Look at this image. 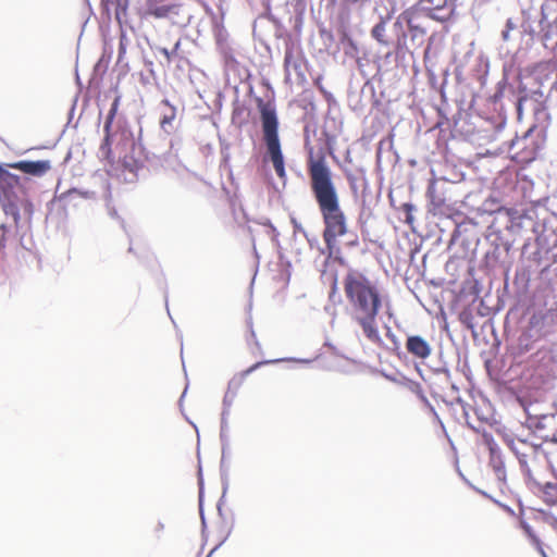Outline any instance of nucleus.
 Masks as SVG:
<instances>
[{
    "instance_id": "1",
    "label": "nucleus",
    "mask_w": 557,
    "mask_h": 557,
    "mask_svg": "<svg viewBox=\"0 0 557 557\" xmlns=\"http://www.w3.org/2000/svg\"><path fill=\"white\" fill-rule=\"evenodd\" d=\"M307 170L310 189L324 223L323 240L325 243L326 261L334 256L335 261L345 264V259L339 256L341 251L336 246V239L347 233L346 216L341 209L333 174L322 150L315 156L312 149L310 150Z\"/></svg>"
},
{
    "instance_id": "2",
    "label": "nucleus",
    "mask_w": 557,
    "mask_h": 557,
    "mask_svg": "<svg viewBox=\"0 0 557 557\" xmlns=\"http://www.w3.org/2000/svg\"><path fill=\"white\" fill-rule=\"evenodd\" d=\"M344 292L350 305V318L373 344L381 343L376 317L383 305V297L375 282L363 273L350 269L343 281Z\"/></svg>"
},
{
    "instance_id": "3",
    "label": "nucleus",
    "mask_w": 557,
    "mask_h": 557,
    "mask_svg": "<svg viewBox=\"0 0 557 557\" xmlns=\"http://www.w3.org/2000/svg\"><path fill=\"white\" fill-rule=\"evenodd\" d=\"M141 132L139 124L133 127L123 119L116 121V129L113 131L112 144L115 143L116 148L121 150L123 168L132 175L129 178L126 177L128 182L138 177L139 171L144 169V162L148 159L141 143Z\"/></svg>"
},
{
    "instance_id": "4",
    "label": "nucleus",
    "mask_w": 557,
    "mask_h": 557,
    "mask_svg": "<svg viewBox=\"0 0 557 557\" xmlns=\"http://www.w3.org/2000/svg\"><path fill=\"white\" fill-rule=\"evenodd\" d=\"M256 102L260 115L262 139L267 149V157L272 162L276 175L280 178H285V162L278 136L280 122L275 102L271 100L265 101L261 97H258Z\"/></svg>"
},
{
    "instance_id": "5",
    "label": "nucleus",
    "mask_w": 557,
    "mask_h": 557,
    "mask_svg": "<svg viewBox=\"0 0 557 557\" xmlns=\"http://www.w3.org/2000/svg\"><path fill=\"white\" fill-rule=\"evenodd\" d=\"M485 240L492 247H512L515 237L522 232L519 223L518 212L498 208L492 214Z\"/></svg>"
},
{
    "instance_id": "6",
    "label": "nucleus",
    "mask_w": 557,
    "mask_h": 557,
    "mask_svg": "<svg viewBox=\"0 0 557 557\" xmlns=\"http://www.w3.org/2000/svg\"><path fill=\"white\" fill-rule=\"evenodd\" d=\"M522 231H531L537 238L547 239L550 235H557V212L546 208L530 210L524 214L518 213Z\"/></svg>"
},
{
    "instance_id": "7",
    "label": "nucleus",
    "mask_w": 557,
    "mask_h": 557,
    "mask_svg": "<svg viewBox=\"0 0 557 557\" xmlns=\"http://www.w3.org/2000/svg\"><path fill=\"white\" fill-rule=\"evenodd\" d=\"M282 361H296V362L306 363V364L311 362L310 359H296V358L265 360V361L256 362L255 364L249 367L247 370L242 372L240 377H233L232 380H230L228 385H227V391L225 392V395L222 400V408L231 410L234 399L237 396V392H238L239 387L242 386L244 379L247 375L251 374L253 371H256L262 364L282 362Z\"/></svg>"
},
{
    "instance_id": "8",
    "label": "nucleus",
    "mask_w": 557,
    "mask_h": 557,
    "mask_svg": "<svg viewBox=\"0 0 557 557\" xmlns=\"http://www.w3.org/2000/svg\"><path fill=\"white\" fill-rule=\"evenodd\" d=\"M451 188L453 183L444 177L435 178L430 182L426 190V197L434 211L442 212L444 208L449 207L448 202L451 201Z\"/></svg>"
},
{
    "instance_id": "9",
    "label": "nucleus",
    "mask_w": 557,
    "mask_h": 557,
    "mask_svg": "<svg viewBox=\"0 0 557 557\" xmlns=\"http://www.w3.org/2000/svg\"><path fill=\"white\" fill-rule=\"evenodd\" d=\"M547 20L544 5L539 10L530 9L522 11V22L519 26L521 36H529L531 41L539 40L541 29H544V22Z\"/></svg>"
},
{
    "instance_id": "10",
    "label": "nucleus",
    "mask_w": 557,
    "mask_h": 557,
    "mask_svg": "<svg viewBox=\"0 0 557 557\" xmlns=\"http://www.w3.org/2000/svg\"><path fill=\"white\" fill-rule=\"evenodd\" d=\"M454 10V5H449L448 0H419L417 3V11L441 23L447 22L451 17Z\"/></svg>"
},
{
    "instance_id": "11",
    "label": "nucleus",
    "mask_w": 557,
    "mask_h": 557,
    "mask_svg": "<svg viewBox=\"0 0 557 557\" xmlns=\"http://www.w3.org/2000/svg\"><path fill=\"white\" fill-rule=\"evenodd\" d=\"M511 248L512 247L488 246L482 259V267L486 271H493L497 268H500L507 274L512 263V259L510 256Z\"/></svg>"
},
{
    "instance_id": "12",
    "label": "nucleus",
    "mask_w": 557,
    "mask_h": 557,
    "mask_svg": "<svg viewBox=\"0 0 557 557\" xmlns=\"http://www.w3.org/2000/svg\"><path fill=\"white\" fill-rule=\"evenodd\" d=\"M121 102V96L116 95L110 106L103 124L104 137L99 147V157L109 160L112 154L113 123Z\"/></svg>"
},
{
    "instance_id": "13",
    "label": "nucleus",
    "mask_w": 557,
    "mask_h": 557,
    "mask_svg": "<svg viewBox=\"0 0 557 557\" xmlns=\"http://www.w3.org/2000/svg\"><path fill=\"white\" fill-rule=\"evenodd\" d=\"M285 79L292 84H304L306 77V63L301 55L294 54L292 50H286L284 55Z\"/></svg>"
},
{
    "instance_id": "14",
    "label": "nucleus",
    "mask_w": 557,
    "mask_h": 557,
    "mask_svg": "<svg viewBox=\"0 0 557 557\" xmlns=\"http://www.w3.org/2000/svg\"><path fill=\"white\" fill-rule=\"evenodd\" d=\"M543 97V92L537 89L532 92L531 99H533L536 104L533 107V113L536 121V124H533L524 134L523 138L519 139V141H527L529 138L536 134V136H542L547 127V120L549 119V114L545 107L542 106L540 99Z\"/></svg>"
},
{
    "instance_id": "15",
    "label": "nucleus",
    "mask_w": 557,
    "mask_h": 557,
    "mask_svg": "<svg viewBox=\"0 0 557 557\" xmlns=\"http://www.w3.org/2000/svg\"><path fill=\"white\" fill-rule=\"evenodd\" d=\"M411 17L407 12L401 13L393 23L392 32L394 38L393 49L397 54L408 50L407 47V29Z\"/></svg>"
},
{
    "instance_id": "16",
    "label": "nucleus",
    "mask_w": 557,
    "mask_h": 557,
    "mask_svg": "<svg viewBox=\"0 0 557 557\" xmlns=\"http://www.w3.org/2000/svg\"><path fill=\"white\" fill-rule=\"evenodd\" d=\"M406 351L418 360H425L432 354L431 344L421 335H407L405 343Z\"/></svg>"
},
{
    "instance_id": "17",
    "label": "nucleus",
    "mask_w": 557,
    "mask_h": 557,
    "mask_svg": "<svg viewBox=\"0 0 557 557\" xmlns=\"http://www.w3.org/2000/svg\"><path fill=\"white\" fill-rule=\"evenodd\" d=\"M160 110V127L166 134H172L177 126L176 108L168 100L163 99L159 104Z\"/></svg>"
},
{
    "instance_id": "18",
    "label": "nucleus",
    "mask_w": 557,
    "mask_h": 557,
    "mask_svg": "<svg viewBox=\"0 0 557 557\" xmlns=\"http://www.w3.org/2000/svg\"><path fill=\"white\" fill-rule=\"evenodd\" d=\"M166 0H146L147 13L157 17L164 18L171 14H178V5L165 3Z\"/></svg>"
},
{
    "instance_id": "19",
    "label": "nucleus",
    "mask_w": 557,
    "mask_h": 557,
    "mask_svg": "<svg viewBox=\"0 0 557 557\" xmlns=\"http://www.w3.org/2000/svg\"><path fill=\"white\" fill-rule=\"evenodd\" d=\"M391 20V15H380V21L372 27L371 36L382 46L393 48L394 38L386 35V23Z\"/></svg>"
},
{
    "instance_id": "20",
    "label": "nucleus",
    "mask_w": 557,
    "mask_h": 557,
    "mask_svg": "<svg viewBox=\"0 0 557 557\" xmlns=\"http://www.w3.org/2000/svg\"><path fill=\"white\" fill-rule=\"evenodd\" d=\"M490 465L494 470V473L498 481H506V468L505 461L502 456V451L497 445L490 446Z\"/></svg>"
},
{
    "instance_id": "21",
    "label": "nucleus",
    "mask_w": 557,
    "mask_h": 557,
    "mask_svg": "<svg viewBox=\"0 0 557 557\" xmlns=\"http://www.w3.org/2000/svg\"><path fill=\"white\" fill-rule=\"evenodd\" d=\"M535 490L543 495L544 502L554 506L557 505V484L553 482H546L545 484H541L536 486Z\"/></svg>"
},
{
    "instance_id": "22",
    "label": "nucleus",
    "mask_w": 557,
    "mask_h": 557,
    "mask_svg": "<svg viewBox=\"0 0 557 557\" xmlns=\"http://www.w3.org/2000/svg\"><path fill=\"white\" fill-rule=\"evenodd\" d=\"M527 455L519 456V466L521 469V472L524 476V481L527 486L532 491L535 492V487L540 486V482L536 481V479L533 476L532 471L528 465Z\"/></svg>"
},
{
    "instance_id": "23",
    "label": "nucleus",
    "mask_w": 557,
    "mask_h": 557,
    "mask_svg": "<svg viewBox=\"0 0 557 557\" xmlns=\"http://www.w3.org/2000/svg\"><path fill=\"white\" fill-rule=\"evenodd\" d=\"M530 272L525 268H518L515 273L513 285L519 293H524L529 287Z\"/></svg>"
},
{
    "instance_id": "24",
    "label": "nucleus",
    "mask_w": 557,
    "mask_h": 557,
    "mask_svg": "<svg viewBox=\"0 0 557 557\" xmlns=\"http://www.w3.org/2000/svg\"><path fill=\"white\" fill-rule=\"evenodd\" d=\"M101 5L107 12L113 7L116 18H120L121 14L127 10L128 0H101Z\"/></svg>"
},
{
    "instance_id": "25",
    "label": "nucleus",
    "mask_w": 557,
    "mask_h": 557,
    "mask_svg": "<svg viewBox=\"0 0 557 557\" xmlns=\"http://www.w3.org/2000/svg\"><path fill=\"white\" fill-rule=\"evenodd\" d=\"M518 32L519 33V25L518 23L509 17L506 20L504 28L500 32V38L504 44H509L513 40L512 33Z\"/></svg>"
},
{
    "instance_id": "26",
    "label": "nucleus",
    "mask_w": 557,
    "mask_h": 557,
    "mask_svg": "<svg viewBox=\"0 0 557 557\" xmlns=\"http://www.w3.org/2000/svg\"><path fill=\"white\" fill-rule=\"evenodd\" d=\"M408 32L410 34V39L413 46H419L422 44L425 29L419 25L413 24L412 18L409 22Z\"/></svg>"
},
{
    "instance_id": "27",
    "label": "nucleus",
    "mask_w": 557,
    "mask_h": 557,
    "mask_svg": "<svg viewBox=\"0 0 557 557\" xmlns=\"http://www.w3.org/2000/svg\"><path fill=\"white\" fill-rule=\"evenodd\" d=\"M230 409L222 408L221 412V425H220V441L224 442V446H227V441H230L228 435V416Z\"/></svg>"
},
{
    "instance_id": "28",
    "label": "nucleus",
    "mask_w": 557,
    "mask_h": 557,
    "mask_svg": "<svg viewBox=\"0 0 557 557\" xmlns=\"http://www.w3.org/2000/svg\"><path fill=\"white\" fill-rule=\"evenodd\" d=\"M459 321L463 326L470 330L474 336L476 335L474 315L469 308H465L459 312Z\"/></svg>"
},
{
    "instance_id": "29",
    "label": "nucleus",
    "mask_w": 557,
    "mask_h": 557,
    "mask_svg": "<svg viewBox=\"0 0 557 557\" xmlns=\"http://www.w3.org/2000/svg\"><path fill=\"white\" fill-rule=\"evenodd\" d=\"M76 197H81L84 199H91V198L96 197V194H95V191H90V190H81L77 188H72L61 195V199L69 200V201H71L72 199H74Z\"/></svg>"
},
{
    "instance_id": "30",
    "label": "nucleus",
    "mask_w": 557,
    "mask_h": 557,
    "mask_svg": "<svg viewBox=\"0 0 557 557\" xmlns=\"http://www.w3.org/2000/svg\"><path fill=\"white\" fill-rule=\"evenodd\" d=\"M529 100H530V98H529V94H528L525 87L519 88L518 96H517L516 103H515L517 116L519 120L522 116L523 104L525 102H528Z\"/></svg>"
},
{
    "instance_id": "31",
    "label": "nucleus",
    "mask_w": 557,
    "mask_h": 557,
    "mask_svg": "<svg viewBox=\"0 0 557 557\" xmlns=\"http://www.w3.org/2000/svg\"><path fill=\"white\" fill-rule=\"evenodd\" d=\"M221 470V479H222V482H223V494H222V497L220 498L219 503H218V511L219 513L221 515L222 513V500L226 494V491L228 488V469L226 467V462L225 460L223 461V470L220 468Z\"/></svg>"
},
{
    "instance_id": "32",
    "label": "nucleus",
    "mask_w": 557,
    "mask_h": 557,
    "mask_svg": "<svg viewBox=\"0 0 557 557\" xmlns=\"http://www.w3.org/2000/svg\"><path fill=\"white\" fill-rule=\"evenodd\" d=\"M540 30L541 35L539 36V40L543 42L552 39L557 33L555 24L548 23L547 20L544 22V29L540 28Z\"/></svg>"
},
{
    "instance_id": "33",
    "label": "nucleus",
    "mask_w": 557,
    "mask_h": 557,
    "mask_svg": "<svg viewBox=\"0 0 557 557\" xmlns=\"http://www.w3.org/2000/svg\"><path fill=\"white\" fill-rule=\"evenodd\" d=\"M430 370L437 375H443L448 382L450 380V370L446 361L440 360L437 366L430 367Z\"/></svg>"
},
{
    "instance_id": "34",
    "label": "nucleus",
    "mask_w": 557,
    "mask_h": 557,
    "mask_svg": "<svg viewBox=\"0 0 557 557\" xmlns=\"http://www.w3.org/2000/svg\"><path fill=\"white\" fill-rule=\"evenodd\" d=\"M180 47H181V40H177L174 44L172 49L169 50L168 48L160 47V48H158V51L160 54H162L165 58L166 62L170 63L172 61V59L177 55Z\"/></svg>"
},
{
    "instance_id": "35",
    "label": "nucleus",
    "mask_w": 557,
    "mask_h": 557,
    "mask_svg": "<svg viewBox=\"0 0 557 557\" xmlns=\"http://www.w3.org/2000/svg\"><path fill=\"white\" fill-rule=\"evenodd\" d=\"M198 474H199V476H198V485H199V513H200V518H201L202 528H206V519H205V513H203V508H202L203 479H202V474H201V468L199 469Z\"/></svg>"
},
{
    "instance_id": "36",
    "label": "nucleus",
    "mask_w": 557,
    "mask_h": 557,
    "mask_svg": "<svg viewBox=\"0 0 557 557\" xmlns=\"http://www.w3.org/2000/svg\"><path fill=\"white\" fill-rule=\"evenodd\" d=\"M520 525H521L522 530L524 531V533L527 534V536L531 540L532 544H534L535 546H540L541 540L534 533L532 527L524 520L521 521Z\"/></svg>"
},
{
    "instance_id": "37",
    "label": "nucleus",
    "mask_w": 557,
    "mask_h": 557,
    "mask_svg": "<svg viewBox=\"0 0 557 557\" xmlns=\"http://www.w3.org/2000/svg\"><path fill=\"white\" fill-rule=\"evenodd\" d=\"M403 210L405 213V222L407 224L411 225L414 221V218H413V211H416L414 205H412L410 202H406L403 205Z\"/></svg>"
},
{
    "instance_id": "38",
    "label": "nucleus",
    "mask_w": 557,
    "mask_h": 557,
    "mask_svg": "<svg viewBox=\"0 0 557 557\" xmlns=\"http://www.w3.org/2000/svg\"><path fill=\"white\" fill-rule=\"evenodd\" d=\"M331 281H332V283H331V292H330V296L329 297H330V299L332 301H335V297H337L338 300H341V296L337 294V289L338 288H337V273L336 272L331 274Z\"/></svg>"
},
{
    "instance_id": "39",
    "label": "nucleus",
    "mask_w": 557,
    "mask_h": 557,
    "mask_svg": "<svg viewBox=\"0 0 557 557\" xmlns=\"http://www.w3.org/2000/svg\"><path fill=\"white\" fill-rule=\"evenodd\" d=\"M407 386L413 394H416L418 396V398H420L424 395L422 385L419 382L408 380Z\"/></svg>"
},
{
    "instance_id": "40",
    "label": "nucleus",
    "mask_w": 557,
    "mask_h": 557,
    "mask_svg": "<svg viewBox=\"0 0 557 557\" xmlns=\"http://www.w3.org/2000/svg\"><path fill=\"white\" fill-rule=\"evenodd\" d=\"M260 224L268 227L267 234L272 238V240H275L278 236V232L276 231L275 226L271 223L270 220L265 219L264 221L260 222Z\"/></svg>"
},
{
    "instance_id": "41",
    "label": "nucleus",
    "mask_w": 557,
    "mask_h": 557,
    "mask_svg": "<svg viewBox=\"0 0 557 557\" xmlns=\"http://www.w3.org/2000/svg\"><path fill=\"white\" fill-rule=\"evenodd\" d=\"M50 168L49 160H37V177L44 175Z\"/></svg>"
},
{
    "instance_id": "42",
    "label": "nucleus",
    "mask_w": 557,
    "mask_h": 557,
    "mask_svg": "<svg viewBox=\"0 0 557 557\" xmlns=\"http://www.w3.org/2000/svg\"><path fill=\"white\" fill-rule=\"evenodd\" d=\"M544 515V521L549 524L555 531H557V517L552 512L541 511Z\"/></svg>"
},
{
    "instance_id": "43",
    "label": "nucleus",
    "mask_w": 557,
    "mask_h": 557,
    "mask_svg": "<svg viewBox=\"0 0 557 557\" xmlns=\"http://www.w3.org/2000/svg\"><path fill=\"white\" fill-rule=\"evenodd\" d=\"M366 92L370 94V98H373L375 95L374 86L369 81H366L361 87V96H364Z\"/></svg>"
},
{
    "instance_id": "44",
    "label": "nucleus",
    "mask_w": 557,
    "mask_h": 557,
    "mask_svg": "<svg viewBox=\"0 0 557 557\" xmlns=\"http://www.w3.org/2000/svg\"><path fill=\"white\" fill-rule=\"evenodd\" d=\"M386 327V337L388 339H391V342L393 343L395 349H399L400 347V343L398 341V338L396 337V335L392 332L391 327L389 326H385Z\"/></svg>"
},
{
    "instance_id": "45",
    "label": "nucleus",
    "mask_w": 557,
    "mask_h": 557,
    "mask_svg": "<svg viewBox=\"0 0 557 557\" xmlns=\"http://www.w3.org/2000/svg\"><path fill=\"white\" fill-rule=\"evenodd\" d=\"M221 453H222V456H221L220 468L223 470V461L225 460L226 456L230 453V441H227V446H224V442H221Z\"/></svg>"
},
{
    "instance_id": "46",
    "label": "nucleus",
    "mask_w": 557,
    "mask_h": 557,
    "mask_svg": "<svg viewBox=\"0 0 557 557\" xmlns=\"http://www.w3.org/2000/svg\"><path fill=\"white\" fill-rule=\"evenodd\" d=\"M18 166L29 174H35V162L33 161L20 163Z\"/></svg>"
},
{
    "instance_id": "47",
    "label": "nucleus",
    "mask_w": 557,
    "mask_h": 557,
    "mask_svg": "<svg viewBox=\"0 0 557 557\" xmlns=\"http://www.w3.org/2000/svg\"><path fill=\"white\" fill-rule=\"evenodd\" d=\"M292 224H293V228H294L295 233H300L307 237L306 230L302 227V225L296 219H292Z\"/></svg>"
},
{
    "instance_id": "48",
    "label": "nucleus",
    "mask_w": 557,
    "mask_h": 557,
    "mask_svg": "<svg viewBox=\"0 0 557 557\" xmlns=\"http://www.w3.org/2000/svg\"><path fill=\"white\" fill-rule=\"evenodd\" d=\"M504 89H505V83H498L497 84V90L495 91V94L493 96V101L494 102H497V100L503 97Z\"/></svg>"
},
{
    "instance_id": "49",
    "label": "nucleus",
    "mask_w": 557,
    "mask_h": 557,
    "mask_svg": "<svg viewBox=\"0 0 557 557\" xmlns=\"http://www.w3.org/2000/svg\"><path fill=\"white\" fill-rule=\"evenodd\" d=\"M462 411H463V417H465L466 424L468 425V428L478 432V429L471 423V419H469V413H468V410L465 405H462Z\"/></svg>"
},
{
    "instance_id": "50",
    "label": "nucleus",
    "mask_w": 557,
    "mask_h": 557,
    "mask_svg": "<svg viewBox=\"0 0 557 557\" xmlns=\"http://www.w3.org/2000/svg\"><path fill=\"white\" fill-rule=\"evenodd\" d=\"M108 213L112 219H116L121 221V225L124 226V221L119 215L116 209L114 207H108Z\"/></svg>"
},
{
    "instance_id": "51",
    "label": "nucleus",
    "mask_w": 557,
    "mask_h": 557,
    "mask_svg": "<svg viewBox=\"0 0 557 557\" xmlns=\"http://www.w3.org/2000/svg\"><path fill=\"white\" fill-rule=\"evenodd\" d=\"M164 530V523L162 521H158L154 529H153V532L157 536V539H160L161 536V533L163 532Z\"/></svg>"
},
{
    "instance_id": "52",
    "label": "nucleus",
    "mask_w": 557,
    "mask_h": 557,
    "mask_svg": "<svg viewBox=\"0 0 557 557\" xmlns=\"http://www.w3.org/2000/svg\"><path fill=\"white\" fill-rule=\"evenodd\" d=\"M508 446H509V448L511 449V451L516 455V457H517L518 459H519V456H522V455H523V454H521V453L518 450V448L516 447L513 440H510V441L508 442Z\"/></svg>"
},
{
    "instance_id": "53",
    "label": "nucleus",
    "mask_w": 557,
    "mask_h": 557,
    "mask_svg": "<svg viewBox=\"0 0 557 557\" xmlns=\"http://www.w3.org/2000/svg\"><path fill=\"white\" fill-rule=\"evenodd\" d=\"M346 4L354 5V4H366L370 2L371 0H343Z\"/></svg>"
},
{
    "instance_id": "54",
    "label": "nucleus",
    "mask_w": 557,
    "mask_h": 557,
    "mask_svg": "<svg viewBox=\"0 0 557 557\" xmlns=\"http://www.w3.org/2000/svg\"><path fill=\"white\" fill-rule=\"evenodd\" d=\"M517 400L523 410L529 414V405L527 404V400L522 397H518Z\"/></svg>"
},
{
    "instance_id": "55",
    "label": "nucleus",
    "mask_w": 557,
    "mask_h": 557,
    "mask_svg": "<svg viewBox=\"0 0 557 557\" xmlns=\"http://www.w3.org/2000/svg\"><path fill=\"white\" fill-rule=\"evenodd\" d=\"M459 237H460V235H459V231H458V228H456V230L454 231V233L451 234V239H450V242L455 243V242H457V240H458V238H459Z\"/></svg>"
},
{
    "instance_id": "56",
    "label": "nucleus",
    "mask_w": 557,
    "mask_h": 557,
    "mask_svg": "<svg viewBox=\"0 0 557 557\" xmlns=\"http://www.w3.org/2000/svg\"><path fill=\"white\" fill-rule=\"evenodd\" d=\"M419 399L424 404L425 407H431V403L429 401L425 395H423Z\"/></svg>"
},
{
    "instance_id": "57",
    "label": "nucleus",
    "mask_w": 557,
    "mask_h": 557,
    "mask_svg": "<svg viewBox=\"0 0 557 557\" xmlns=\"http://www.w3.org/2000/svg\"><path fill=\"white\" fill-rule=\"evenodd\" d=\"M539 553L542 555V557H548L545 550L542 547V542L540 541V546H536Z\"/></svg>"
},
{
    "instance_id": "58",
    "label": "nucleus",
    "mask_w": 557,
    "mask_h": 557,
    "mask_svg": "<svg viewBox=\"0 0 557 557\" xmlns=\"http://www.w3.org/2000/svg\"><path fill=\"white\" fill-rule=\"evenodd\" d=\"M509 515L515 516V511L507 505H500Z\"/></svg>"
},
{
    "instance_id": "59",
    "label": "nucleus",
    "mask_w": 557,
    "mask_h": 557,
    "mask_svg": "<svg viewBox=\"0 0 557 557\" xmlns=\"http://www.w3.org/2000/svg\"><path fill=\"white\" fill-rule=\"evenodd\" d=\"M416 370L419 373V375L421 376V379L425 381L426 379H425V376L423 374L422 369L419 366H416Z\"/></svg>"
},
{
    "instance_id": "60",
    "label": "nucleus",
    "mask_w": 557,
    "mask_h": 557,
    "mask_svg": "<svg viewBox=\"0 0 557 557\" xmlns=\"http://www.w3.org/2000/svg\"><path fill=\"white\" fill-rule=\"evenodd\" d=\"M428 408H429L430 412H432V414H433L436 419H440V418H438V414H437V412H436V410H435V408L433 407V405H432V404H431V407H428Z\"/></svg>"
},
{
    "instance_id": "61",
    "label": "nucleus",
    "mask_w": 557,
    "mask_h": 557,
    "mask_svg": "<svg viewBox=\"0 0 557 557\" xmlns=\"http://www.w3.org/2000/svg\"><path fill=\"white\" fill-rule=\"evenodd\" d=\"M26 237H27V236H26V234H24V235L21 237V243H22V246H23L25 249L30 250V248H29V247H27V246H26V244H25V239H26Z\"/></svg>"
},
{
    "instance_id": "62",
    "label": "nucleus",
    "mask_w": 557,
    "mask_h": 557,
    "mask_svg": "<svg viewBox=\"0 0 557 557\" xmlns=\"http://www.w3.org/2000/svg\"><path fill=\"white\" fill-rule=\"evenodd\" d=\"M221 544H222V543H220V544L215 545V546L210 550V553L207 555V557H211V556H212V554H213V553H214V552H215V550L221 546Z\"/></svg>"
},
{
    "instance_id": "63",
    "label": "nucleus",
    "mask_w": 557,
    "mask_h": 557,
    "mask_svg": "<svg viewBox=\"0 0 557 557\" xmlns=\"http://www.w3.org/2000/svg\"><path fill=\"white\" fill-rule=\"evenodd\" d=\"M383 375H384L387 380H389V381H392V382H397V380H396L394 376H392V375H388V374H385V373H384Z\"/></svg>"
},
{
    "instance_id": "64",
    "label": "nucleus",
    "mask_w": 557,
    "mask_h": 557,
    "mask_svg": "<svg viewBox=\"0 0 557 557\" xmlns=\"http://www.w3.org/2000/svg\"><path fill=\"white\" fill-rule=\"evenodd\" d=\"M347 180H348V182H349L350 186H351L352 188H355V186H354V181H352V176L348 174V175H347Z\"/></svg>"
}]
</instances>
